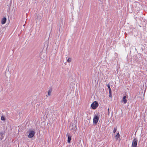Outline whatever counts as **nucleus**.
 Returning <instances> with one entry per match:
<instances>
[{"label":"nucleus","instance_id":"1a4fd4ad","mask_svg":"<svg viewBox=\"0 0 147 147\" xmlns=\"http://www.w3.org/2000/svg\"><path fill=\"white\" fill-rule=\"evenodd\" d=\"M5 118L4 117V116L2 115L1 117V120L2 121H5Z\"/></svg>","mask_w":147,"mask_h":147},{"label":"nucleus","instance_id":"f257e3e1","mask_svg":"<svg viewBox=\"0 0 147 147\" xmlns=\"http://www.w3.org/2000/svg\"><path fill=\"white\" fill-rule=\"evenodd\" d=\"M98 104L97 102L95 101L91 104V107L93 109H95L98 107Z\"/></svg>","mask_w":147,"mask_h":147},{"label":"nucleus","instance_id":"2eb2a0df","mask_svg":"<svg viewBox=\"0 0 147 147\" xmlns=\"http://www.w3.org/2000/svg\"><path fill=\"white\" fill-rule=\"evenodd\" d=\"M108 115H109V108L108 109Z\"/></svg>","mask_w":147,"mask_h":147},{"label":"nucleus","instance_id":"39448f33","mask_svg":"<svg viewBox=\"0 0 147 147\" xmlns=\"http://www.w3.org/2000/svg\"><path fill=\"white\" fill-rule=\"evenodd\" d=\"M127 98V96H124L123 97L122 100H121V102H123L124 104H126L127 102V100L126 98Z\"/></svg>","mask_w":147,"mask_h":147},{"label":"nucleus","instance_id":"9b49d317","mask_svg":"<svg viewBox=\"0 0 147 147\" xmlns=\"http://www.w3.org/2000/svg\"><path fill=\"white\" fill-rule=\"evenodd\" d=\"M52 92V90H49L48 92V95L49 96H50L51 94V93Z\"/></svg>","mask_w":147,"mask_h":147},{"label":"nucleus","instance_id":"6e6552de","mask_svg":"<svg viewBox=\"0 0 147 147\" xmlns=\"http://www.w3.org/2000/svg\"><path fill=\"white\" fill-rule=\"evenodd\" d=\"M120 135L119 133H118L117 135L115 136V137L116 140H118V138H119Z\"/></svg>","mask_w":147,"mask_h":147},{"label":"nucleus","instance_id":"f8f14e48","mask_svg":"<svg viewBox=\"0 0 147 147\" xmlns=\"http://www.w3.org/2000/svg\"><path fill=\"white\" fill-rule=\"evenodd\" d=\"M71 61V58H69L67 60V61L69 62L70 63Z\"/></svg>","mask_w":147,"mask_h":147},{"label":"nucleus","instance_id":"9d476101","mask_svg":"<svg viewBox=\"0 0 147 147\" xmlns=\"http://www.w3.org/2000/svg\"><path fill=\"white\" fill-rule=\"evenodd\" d=\"M107 86H108V87L109 89V93L110 94H111V89L110 88V85L109 84H108L107 85Z\"/></svg>","mask_w":147,"mask_h":147},{"label":"nucleus","instance_id":"4468645a","mask_svg":"<svg viewBox=\"0 0 147 147\" xmlns=\"http://www.w3.org/2000/svg\"><path fill=\"white\" fill-rule=\"evenodd\" d=\"M0 134L1 136H3V135L4 134L3 132H1Z\"/></svg>","mask_w":147,"mask_h":147},{"label":"nucleus","instance_id":"dca6fc26","mask_svg":"<svg viewBox=\"0 0 147 147\" xmlns=\"http://www.w3.org/2000/svg\"><path fill=\"white\" fill-rule=\"evenodd\" d=\"M3 137H4V136H1V138H0V139H1V140H2L3 139Z\"/></svg>","mask_w":147,"mask_h":147},{"label":"nucleus","instance_id":"20e7f679","mask_svg":"<svg viewBox=\"0 0 147 147\" xmlns=\"http://www.w3.org/2000/svg\"><path fill=\"white\" fill-rule=\"evenodd\" d=\"M35 132L34 131H29V134L28 136L29 138H32L34 136Z\"/></svg>","mask_w":147,"mask_h":147},{"label":"nucleus","instance_id":"f3484780","mask_svg":"<svg viewBox=\"0 0 147 147\" xmlns=\"http://www.w3.org/2000/svg\"><path fill=\"white\" fill-rule=\"evenodd\" d=\"M110 96H111V95H109V96L110 97Z\"/></svg>","mask_w":147,"mask_h":147},{"label":"nucleus","instance_id":"423d86ee","mask_svg":"<svg viewBox=\"0 0 147 147\" xmlns=\"http://www.w3.org/2000/svg\"><path fill=\"white\" fill-rule=\"evenodd\" d=\"M6 21V18L5 17L3 18L1 20V23L2 24H5Z\"/></svg>","mask_w":147,"mask_h":147},{"label":"nucleus","instance_id":"f03ea898","mask_svg":"<svg viewBox=\"0 0 147 147\" xmlns=\"http://www.w3.org/2000/svg\"><path fill=\"white\" fill-rule=\"evenodd\" d=\"M138 140L137 139L135 138L133 141L132 147H136L137 144Z\"/></svg>","mask_w":147,"mask_h":147},{"label":"nucleus","instance_id":"7ed1b4c3","mask_svg":"<svg viewBox=\"0 0 147 147\" xmlns=\"http://www.w3.org/2000/svg\"><path fill=\"white\" fill-rule=\"evenodd\" d=\"M99 119V117H98L97 115H95L94 116L93 119V123H94L96 124Z\"/></svg>","mask_w":147,"mask_h":147},{"label":"nucleus","instance_id":"0eeeda50","mask_svg":"<svg viewBox=\"0 0 147 147\" xmlns=\"http://www.w3.org/2000/svg\"><path fill=\"white\" fill-rule=\"evenodd\" d=\"M68 136V140L67 142L68 143H70V141L71 139V137L69 136L68 135V134L67 135Z\"/></svg>","mask_w":147,"mask_h":147},{"label":"nucleus","instance_id":"ddd939ff","mask_svg":"<svg viewBox=\"0 0 147 147\" xmlns=\"http://www.w3.org/2000/svg\"><path fill=\"white\" fill-rule=\"evenodd\" d=\"M116 130H117V129L115 128H114V129L113 131V133H115V132L116 131Z\"/></svg>","mask_w":147,"mask_h":147}]
</instances>
